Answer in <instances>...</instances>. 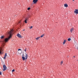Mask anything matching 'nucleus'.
<instances>
[{"instance_id": "1", "label": "nucleus", "mask_w": 78, "mask_h": 78, "mask_svg": "<svg viewBox=\"0 0 78 78\" xmlns=\"http://www.w3.org/2000/svg\"><path fill=\"white\" fill-rule=\"evenodd\" d=\"M13 32V30H11L8 33L9 34V37L8 38H6L5 39L4 41H3V43L4 44H5L4 42H8L9 41V40L11 39L12 35V33Z\"/></svg>"}, {"instance_id": "2", "label": "nucleus", "mask_w": 78, "mask_h": 78, "mask_svg": "<svg viewBox=\"0 0 78 78\" xmlns=\"http://www.w3.org/2000/svg\"><path fill=\"white\" fill-rule=\"evenodd\" d=\"M3 71H5L6 70V69H7V67L6 66V65H3Z\"/></svg>"}, {"instance_id": "3", "label": "nucleus", "mask_w": 78, "mask_h": 78, "mask_svg": "<svg viewBox=\"0 0 78 78\" xmlns=\"http://www.w3.org/2000/svg\"><path fill=\"white\" fill-rule=\"evenodd\" d=\"M17 36L18 37H20V38H22V35L20 34H18L17 35Z\"/></svg>"}, {"instance_id": "4", "label": "nucleus", "mask_w": 78, "mask_h": 78, "mask_svg": "<svg viewBox=\"0 0 78 78\" xmlns=\"http://www.w3.org/2000/svg\"><path fill=\"white\" fill-rule=\"evenodd\" d=\"M25 54V59H27V58H28V55H27V53H26Z\"/></svg>"}, {"instance_id": "5", "label": "nucleus", "mask_w": 78, "mask_h": 78, "mask_svg": "<svg viewBox=\"0 0 78 78\" xmlns=\"http://www.w3.org/2000/svg\"><path fill=\"white\" fill-rule=\"evenodd\" d=\"M37 2H38V0H33V2L34 4L36 3Z\"/></svg>"}, {"instance_id": "6", "label": "nucleus", "mask_w": 78, "mask_h": 78, "mask_svg": "<svg viewBox=\"0 0 78 78\" xmlns=\"http://www.w3.org/2000/svg\"><path fill=\"white\" fill-rule=\"evenodd\" d=\"M74 13L76 14H78V9H75V11H74Z\"/></svg>"}, {"instance_id": "7", "label": "nucleus", "mask_w": 78, "mask_h": 78, "mask_svg": "<svg viewBox=\"0 0 78 78\" xmlns=\"http://www.w3.org/2000/svg\"><path fill=\"white\" fill-rule=\"evenodd\" d=\"M74 30V28H72L70 30V31H71V33H73V31Z\"/></svg>"}, {"instance_id": "8", "label": "nucleus", "mask_w": 78, "mask_h": 78, "mask_svg": "<svg viewBox=\"0 0 78 78\" xmlns=\"http://www.w3.org/2000/svg\"><path fill=\"white\" fill-rule=\"evenodd\" d=\"M18 52L19 54H20V55H21V54L22 53V51H18Z\"/></svg>"}, {"instance_id": "9", "label": "nucleus", "mask_w": 78, "mask_h": 78, "mask_svg": "<svg viewBox=\"0 0 78 78\" xmlns=\"http://www.w3.org/2000/svg\"><path fill=\"white\" fill-rule=\"evenodd\" d=\"M28 20V18H26V20L25 21V23H27V20Z\"/></svg>"}, {"instance_id": "10", "label": "nucleus", "mask_w": 78, "mask_h": 78, "mask_svg": "<svg viewBox=\"0 0 78 78\" xmlns=\"http://www.w3.org/2000/svg\"><path fill=\"white\" fill-rule=\"evenodd\" d=\"M65 7H68V5L67 4L64 5Z\"/></svg>"}, {"instance_id": "11", "label": "nucleus", "mask_w": 78, "mask_h": 78, "mask_svg": "<svg viewBox=\"0 0 78 78\" xmlns=\"http://www.w3.org/2000/svg\"><path fill=\"white\" fill-rule=\"evenodd\" d=\"M4 37H5V36H2L1 37H0V38H1V39H3L4 38Z\"/></svg>"}, {"instance_id": "12", "label": "nucleus", "mask_w": 78, "mask_h": 78, "mask_svg": "<svg viewBox=\"0 0 78 78\" xmlns=\"http://www.w3.org/2000/svg\"><path fill=\"white\" fill-rule=\"evenodd\" d=\"M22 58L23 59V61H24L25 60V57H22Z\"/></svg>"}, {"instance_id": "13", "label": "nucleus", "mask_w": 78, "mask_h": 78, "mask_svg": "<svg viewBox=\"0 0 78 78\" xmlns=\"http://www.w3.org/2000/svg\"><path fill=\"white\" fill-rule=\"evenodd\" d=\"M66 42V40H64L63 42V44H65Z\"/></svg>"}, {"instance_id": "14", "label": "nucleus", "mask_w": 78, "mask_h": 78, "mask_svg": "<svg viewBox=\"0 0 78 78\" xmlns=\"http://www.w3.org/2000/svg\"><path fill=\"white\" fill-rule=\"evenodd\" d=\"M40 37H37L35 38V39H36L37 40H38V39H39L40 38Z\"/></svg>"}, {"instance_id": "15", "label": "nucleus", "mask_w": 78, "mask_h": 78, "mask_svg": "<svg viewBox=\"0 0 78 78\" xmlns=\"http://www.w3.org/2000/svg\"><path fill=\"white\" fill-rule=\"evenodd\" d=\"M44 35H45V34H43L41 36V37H42L43 36H44Z\"/></svg>"}, {"instance_id": "16", "label": "nucleus", "mask_w": 78, "mask_h": 78, "mask_svg": "<svg viewBox=\"0 0 78 78\" xmlns=\"http://www.w3.org/2000/svg\"><path fill=\"white\" fill-rule=\"evenodd\" d=\"M62 63H63V62L62 61L60 63L61 65H62Z\"/></svg>"}, {"instance_id": "17", "label": "nucleus", "mask_w": 78, "mask_h": 78, "mask_svg": "<svg viewBox=\"0 0 78 78\" xmlns=\"http://www.w3.org/2000/svg\"><path fill=\"white\" fill-rule=\"evenodd\" d=\"M6 56H5L3 58L4 59H5L6 58Z\"/></svg>"}, {"instance_id": "18", "label": "nucleus", "mask_w": 78, "mask_h": 78, "mask_svg": "<svg viewBox=\"0 0 78 78\" xmlns=\"http://www.w3.org/2000/svg\"><path fill=\"white\" fill-rule=\"evenodd\" d=\"M7 56V54L6 53H5V56Z\"/></svg>"}, {"instance_id": "19", "label": "nucleus", "mask_w": 78, "mask_h": 78, "mask_svg": "<svg viewBox=\"0 0 78 78\" xmlns=\"http://www.w3.org/2000/svg\"><path fill=\"white\" fill-rule=\"evenodd\" d=\"M70 38H68V41H70Z\"/></svg>"}, {"instance_id": "20", "label": "nucleus", "mask_w": 78, "mask_h": 78, "mask_svg": "<svg viewBox=\"0 0 78 78\" xmlns=\"http://www.w3.org/2000/svg\"><path fill=\"white\" fill-rule=\"evenodd\" d=\"M2 72H0V75H2Z\"/></svg>"}, {"instance_id": "21", "label": "nucleus", "mask_w": 78, "mask_h": 78, "mask_svg": "<svg viewBox=\"0 0 78 78\" xmlns=\"http://www.w3.org/2000/svg\"><path fill=\"white\" fill-rule=\"evenodd\" d=\"M30 7H29V8H28L27 9H28V10H30Z\"/></svg>"}, {"instance_id": "22", "label": "nucleus", "mask_w": 78, "mask_h": 78, "mask_svg": "<svg viewBox=\"0 0 78 78\" xmlns=\"http://www.w3.org/2000/svg\"><path fill=\"white\" fill-rule=\"evenodd\" d=\"M25 51H27V48H25V49L24 50Z\"/></svg>"}, {"instance_id": "23", "label": "nucleus", "mask_w": 78, "mask_h": 78, "mask_svg": "<svg viewBox=\"0 0 78 78\" xmlns=\"http://www.w3.org/2000/svg\"><path fill=\"white\" fill-rule=\"evenodd\" d=\"M18 51H21V49H18Z\"/></svg>"}, {"instance_id": "24", "label": "nucleus", "mask_w": 78, "mask_h": 78, "mask_svg": "<svg viewBox=\"0 0 78 78\" xmlns=\"http://www.w3.org/2000/svg\"><path fill=\"white\" fill-rule=\"evenodd\" d=\"M14 71H15V69H13L12 70V72H14Z\"/></svg>"}, {"instance_id": "25", "label": "nucleus", "mask_w": 78, "mask_h": 78, "mask_svg": "<svg viewBox=\"0 0 78 78\" xmlns=\"http://www.w3.org/2000/svg\"><path fill=\"white\" fill-rule=\"evenodd\" d=\"M33 28V26H31V27H30V29H31V28Z\"/></svg>"}, {"instance_id": "26", "label": "nucleus", "mask_w": 78, "mask_h": 78, "mask_svg": "<svg viewBox=\"0 0 78 78\" xmlns=\"http://www.w3.org/2000/svg\"><path fill=\"white\" fill-rule=\"evenodd\" d=\"M2 53V52H1V51H0V54H1Z\"/></svg>"}, {"instance_id": "27", "label": "nucleus", "mask_w": 78, "mask_h": 78, "mask_svg": "<svg viewBox=\"0 0 78 78\" xmlns=\"http://www.w3.org/2000/svg\"><path fill=\"white\" fill-rule=\"evenodd\" d=\"M75 56H73V58H75Z\"/></svg>"}, {"instance_id": "28", "label": "nucleus", "mask_w": 78, "mask_h": 78, "mask_svg": "<svg viewBox=\"0 0 78 78\" xmlns=\"http://www.w3.org/2000/svg\"><path fill=\"white\" fill-rule=\"evenodd\" d=\"M77 50H78V48H77Z\"/></svg>"}, {"instance_id": "29", "label": "nucleus", "mask_w": 78, "mask_h": 78, "mask_svg": "<svg viewBox=\"0 0 78 78\" xmlns=\"http://www.w3.org/2000/svg\"><path fill=\"white\" fill-rule=\"evenodd\" d=\"M73 1H75V0H73Z\"/></svg>"}, {"instance_id": "30", "label": "nucleus", "mask_w": 78, "mask_h": 78, "mask_svg": "<svg viewBox=\"0 0 78 78\" xmlns=\"http://www.w3.org/2000/svg\"><path fill=\"white\" fill-rule=\"evenodd\" d=\"M23 31H25V30H23Z\"/></svg>"}, {"instance_id": "31", "label": "nucleus", "mask_w": 78, "mask_h": 78, "mask_svg": "<svg viewBox=\"0 0 78 78\" xmlns=\"http://www.w3.org/2000/svg\"><path fill=\"white\" fill-rule=\"evenodd\" d=\"M77 61H78V60H77Z\"/></svg>"}]
</instances>
